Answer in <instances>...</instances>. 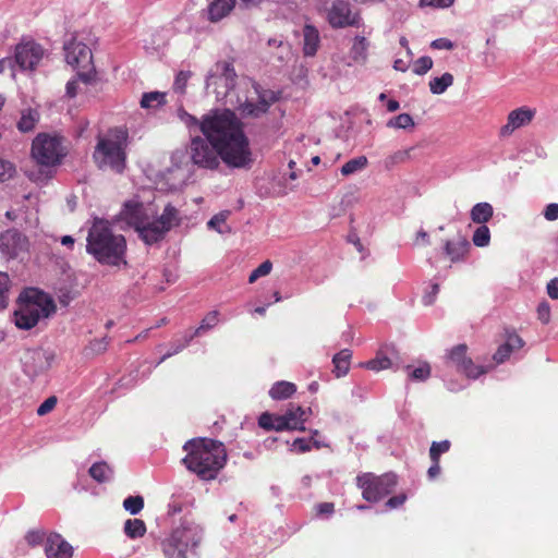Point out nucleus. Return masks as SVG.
<instances>
[{
    "label": "nucleus",
    "mask_w": 558,
    "mask_h": 558,
    "mask_svg": "<svg viewBox=\"0 0 558 558\" xmlns=\"http://www.w3.org/2000/svg\"><path fill=\"white\" fill-rule=\"evenodd\" d=\"M199 131L190 143V157L194 166L217 170L220 161L229 168L248 169L253 163L250 141L243 123L229 109L214 110L202 117Z\"/></svg>",
    "instance_id": "f257e3e1"
},
{
    "label": "nucleus",
    "mask_w": 558,
    "mask_h": 558,
    "mask_svg": "<svg viewBox=\"0 0 558 558\" xmlns=\"http://www.w3.org/2000/svg\"><path fill=\"white\" fill-rule=\"evenodd\" d=\"M86 252L100 265L118 269L129 266L126 239L116 233L108 220L94 219L87 232Z\"/></svg>",
    "instance_id": "f03ea898"
},
{
    "label": "nucleus",
    "mask_w": 558,
    "mask_h": 558,
    "mask_svg": "<svg viewBox=\"0 0 558 558\" xmlns=\"http://www.w3.org/2000/svg\"><path fill=\"white\" fill-rule=\"evenodd\" d=\"M186 456L182 462L201 480H215L227 462V451L221 441L210 438L189 440L183 446Z\"/></svg>",
    "instance_id": "7ed1b4c3"
},
{
    "label": "nucleus",
    "mask_w": 558,
    "mask_h": 558,
    "mask_svg": "<svg viewBox=\"0 0 558 558\" xmlns=\"http://www.w3.org/2000/svg\"><path fill=\"white\" fill-rule=\"evenodd\" d=\"M129 133L126 129L113 128L106 135L98 136L93 160L98 169L111 170L121 174L126 168V148Z\"/></svg>",
    "instance_id": "20e7f679"
},
{
    "label": "nucleus",
    "mask_w": 558,
    "mask_h": 558,
    "mask_svg": "<svg viewBox=\"0 0 558 558\" xmlns=\"http://www.w3.org/2000/svg\"><path fill=\"white\" fill-rule=\"evenodd\" d=\"M53 300L37 289H26L19 298V307L13 315L17 328L28 330L35 327L40 318L56 312Z\"/></svg>",
    "instance_id": "39448f33"
},
{
    "label": "nucleus",
    "mask_w": 558,
    "mask_h": 558,
    "mask_svg": "<svg viewBox=\"0 0 558 558\" xmlns=\"http://www.w3.org/2000/svg\"><path fill=\"white\" fill-rule=\"evenodd\" d=\"M202 541V530L195 524H181L165 537L160 547L166 558H187L190 548H195Z\"/></svg>",
    "instance_id": "423d86ee"
},
{
    "label": "nucleus",
    "mask_w": 558,
    "mask_h": 558,
    "mask_svg": "<svg viewBox=\"0 0 558 558\" xmlns=\"http://www.w3.org/2000/svg\"><path fill=\"white\" fill-rule=\"evenodd\" d=\"M356 485L362 490L364 500L378 502L395 490L398 485V476L392 472L381 475L367 472L356 476Z\"/></svg>",
    "instance_id": "0eeeda50"
},
{
    "label": "nucleus",
    "mask_w": 558,
    "mask_h": 558,
    "mask_svg": "<svg viewBox=\"0 0 558 558\" xmlns=\"http://www.w3.org/2000/svg\"><path fill=\"white\" fill-rule=\"evenodd\" d=\"M179 223V210L171 204H168L158 218L149 217L147 223H144L137 233L145 244L153 245L163 240L166 234Z\"/></svg>",
    "instance_id": "6e6552de"
},
{
    "label": "nucleus",
    "mask_w": 558,
    "mask_h": 558,
    "mask_svg": "<svg viewBox=\"0 0 558 558\" xmlns=\"http://www.w3.org/2000/svg\"><path fill=\"white\" fill-rule=\"evenodd\" d=\"M64 156L61 140L46 133H39L32 143V157L41 166H54Z\"/></svg>",
    "instance_id": "1a4fd4ad"
},
{
    "label": "nucleus",
    "mask_w": 558,
    "mask_h": 558,
    "mask_svg": "<svg viewBox=\"0 0 558 558\" xmlns=\"http://www.w3.org/2000/svg\"><path fill=\"white\" fill-rule=\"evenodd\" d=\"M447 361L456 367L459 373H462L472 379H476L481 375L487 373L486 367L476 365L473 360L468 356V345L463 343L453 347L449 351Z\"/></svg>",
    "instance_id": "9d476101"
},
{
    "label": "nucleus",
    "mask_w": 558,
    "mask_h": 558,
    "mask_svg": "<svg viewBox=\"0 0 558 558\" xmlns=\"http://www.w3.org/2000/svg\"><path fill=\"white\" fill-rule=\"evenodd\" d=\"M327 21L333 28H344L349 26H359L361 16L357 11L352 9L350 2L345 0H336L327 10Z\"/></svg>",
    "instance_id": "9b49d317"
},
{
    "label": "nucleus",
    "mask_w": 558,
    "mask_h": 558,
    "mask_svg": "<svg viewBox=\"0 0 558 558\" xmlns=\"http://www.w3.org/2000/svg\"><path fill=\"white\" fill-rule=\"evenodd\" d=\"M44 48L33 41H22L15 47V62L22 70H34L44 57Z\"/></svg>",
    "instance_id": "f8f14e48"
},
{
    "label": "nucleus",
    "mask_w": 558,
    "mask_h": 558,
    "mask_svg": "<svg viewBox=\"0 0 558 558\" xmlns=\"http://www.w3.org/2000/svg\"><path fill=\"white\" fill-rule=\"evenodd\" d=\"M66 63L73 68H83L92 64V50L87 45L76 41L75 39L64 45Z\"/></svg>",
    "instance_id": "ddd939ff"
},
{
    "label": "nucleus",
    "mask_w": 558,
    "mask_h": 558,
    "mask_svg": "<svg viewBox=\"0 0 558 558\" xmlns=\"http://www.w3.org/2000/svg\"><path fill=\"white\" fill-rule=\"evenodd\" d=\"M0 248L7 257L17 258L28 251V241L17 231H7L1 236Z\"/></svg>",
    "instance_id": "4468645a"
},
{
    "label": "nucleus",
    "mask_w": 558,
    "mask_h": 558,
    "mask_svg": "<svg viewBox=\"0 0 558 558\" xmlns=\"http://www.w3.org/2000/svg\"><path fill=\"white\" fill-rule=\"evenodd\" d=\"M150 216L142 203L129 201L120 211V218L137 232Z\"/></svg>",
    "instance_id": "2eb2a0df"
},
{
    "label": "nucleus",
    "mask_w": 558,
    "mask_h": 558,
    "mask_svg": "<svg viewBox=\"0 0 558 558\" xmlns=\"http://www.w3.org/2000/svg\"><path fill=\"white\" fill-rule=\"evenodd\" d=\"M23 366L28 376L36 377L50 367V362L47 354L41 350H32L24 355Z\"/></svg>",
    "instance_id": "dca6fc26"
},
{
    "label": "nucleus",
    "mask_w": 558,
    "mask_h": 558,
    "mask_svg": "<svg viewBox=\"0 0 558 558\" xmlns=\"http://www.w3.org/2000/svg\"><path fill=\"white\" fill-rule=\"evenodd\" d=\"M47 558H72L73 547L58 533H50L46 538Z\"/></svg>",
    "instance_id": "f3484780"
},
{
    "label": "nucleus",
    "mask_w": 558,
    "mask_h": 558,
    "mask_svg": "<svg viewBox=\"0 0 558 558\" xmlns=\"http://www.w3.org/2000/svg\"><path fill=\"white\" fill-rule=\"evenodd\" d=\"M533 117L534 111L526 108H518L512 110L508 114L507 124L501 128L500 134L504 136L511 134L515 129L530 123Z\"/></svg>",
    "instance_id": "a211bd4d"
},
{
    "label": "nucleus",
    "mask_w": 558,
    "mask_h": 558,
    "mask_svg": "<svg viewBox=\"0 0 558 558\" xmlns=\"http://www.w3.org/2000/svg\"><path fill=\"white\" fill-rule=\"evenodd\" d=\"M470 247V242L461 235L454 240H447L444 246L445 254L450 258L452 263L465 260Z\"/></svg>",
    "instance_id": "6ab92c4d"
},
{
    "label": "nucleus",
    "mask_w": 558,
    "mask_h": 558,
    "mask_svg": "<svg viewBox=\"0 0 558 558\" xmlns=\"http://www.w3.org/2000/svg\"><path fill=\"white\" fill-rule=\"evenodd\" d=\"M238 0H213L207 9L208 20L217 23L228 16L234 9Z\"/></svg>",
    "instance_id": "aec40b11"
},
{
    "label": "nucleus",
    "mask_w": 558,
    "mask_h": 558,
    "mask_svg": "<svg viewBox=\"0 0 558 558\" xmlns=\"http://www.w3.org/2000/svg\"><path fill=\"white\" fill-rule=\"evenodd\" d=\"M320 37L318 29L310 24L303 27V53L314 57L319 48Z\"/></svg>",
    "instance_id": "412c9836"
},
{
    "label": "nucleus",
    "mask_w": 558,
    "mask_h": 558,
    "mask_svg": "<svg viewBox=\"0 0 558 558\" xmlns=\"http://www.w3.org/2000/svg\"><path fill=\"white\" fill-rule=\"evenodd\" d=\"M371 43L364 36H355L350 50L351 59L356 63H365Z\"/></svg>",
    "instance_id": "4be33fe9"
},
{
    "label": "nucleus",
    "mask_w": 558,
    "mask_h": 558,
    "mask_svg": "<svg viewBox=\"0 0 558 558\" xmlns=\"http://www.w3.org/2000/svg\"><path fill=\"white\" fill-rule=\"evenodd\" d=\"M352 352L343 349L332 357L333 373L336 377H342L348 374L351 364Z\"/></svg>",
    "instance_id": "5701e85b"
},
{
    "label": "nucleus",
    "mask_w": 558,
    "mask_h": 558,
    "mask_svg": "<svg viewBox=\"0 0 558 558\" xmlns=\"http://www.w3.org/2000/svg\"><path fill=\"white\" fill-rule=\"evenodd\" d=\"M296 391L293 383L280 380L276 381L269 389V396L274 400H286L292 397Z\"/></svg>",
    "instance_id": "b1692460"
},
{
    "label": "nucleus",
    "mask_w": 558,
    "mask_h": 558,
    "mask_svg": "<svg viewBox=\"0 0 558 558\" xmlns=\"http://www.w3.org/2000/svg\"><path fill=\"white\" fill-rule=\"evenodd\" d=\"M494 209L489 203H477L471 209V219L475 223L484 225L493 217Z\"/></svg>",
    "instance_id": "393cba45"
},
{
    "label": "nucleus",
    "mask_w": 558,
    "mask_h": 558,
    "mask_svg": "<svg viewBox=\"0 0 558 558\" xmlns=\"http://www.w3.org/2000/svg\"><path fill=\"white\" fill-rule=\"evenodd\" d=\"M283 415L286 417V421L289 423L290 429H299V430L305 429V427H304L305 410L302 407L298 405L295 408H292V409L288 410Z\"/></svg>",
    "instance_id": "a878e982"
},
{
    "label": "nucleus",
    "mask_w": 558,
    "mask_h": 558,
    "mask_svg": "<svg viewBox=\"0 0 558 558\" xmlns=\"http://www.w3.org/2000/svg\"><path fill=\"white\" fill-rule=\"evenodd\" d=\"M88 473L96 482L105 483L110 481L113 471L107 462L100 461L94 463L89 468Z\"/></svg>",
    "instance_id": "bb28decb"
},
{
    "label": "nucleus",
    "mask_w": 558,
    "mask_h": 558,
    "mask_svg": "<svg viewBox=\"0 0 558 558\" xmlns=\"http://www.w3.org/2000/svg\"><path fill=\"white\" fill-rule=\"evenodd\" d=\"M38 119L39 114L36 110L27 109L22 112L17 122V129L23 133L31 132L35 129Z\"/></svg>",
    "instance_id": "cd10ccee"
},
{
    "label": "nucleus",
    "mask_w": 558,
    "mask_h": 558,
    "mask_svg": "<svg viewBox=\"0 0 558 558\" xmlns=\"http://www.w3.org/2000/svg\"><path fill=\"white\" fill-rule=\"evenodd\" d=\"M124 533L132 539L142 537L146 533V524L141 519H128L124 522Z\"/></svg>",
    "instance_id": "c85d7f7f"
},
{
    "label": "nucleus",
    "mask_w": 558,
    "mask_h": 558,
    "mask_svg": "<svg viewBox=\"0 0 558 558\" xmlns=\"http://www.w3.org/2000/svg\"><path fill=\"white\" fill-rule=\"evenodd\" d=\"M453 84V75L444 73L440 77H434L429 81V89L433 94L440 95Z\"/></svg>",
    "instance_id": "c756f323"
},
{
    "label": "nucleus",
    "mask_w": 558,
    "mask_h": 558,
    "mask_svg": "<svg viewBox=\"0 0 558 558\" xmlns=\"http://www.w3.org/2000/svg\"><path fill=\"white\" fill-rule=\"evenodd\" d=\"M368 165V160L365 156H359L356 158L350 159L341 167V174L343 177H349L357 171L365 169Z\"/></svg>",
    "instance_id": "7c9ffc66"
},
{
    "label": "nucleus",
    "mask_w": 558,
    "mask_h": 558,
    "mask_svg": "<svg viewBox=\"0 0 558 558\" xmlns=\"http://www.w3.org/2000/svg\"><path fill=\"white\" fill-rule=\"evenodd\" d=\"M166 104V94L160 92L145 93L141 99L143 108H158Z\"/></svg>",
    "instance_id": "2f4dec72"
},
{
    "label": "nucleus",
    "mask_w": 558,
    "mask_h": 558,
    "mask_svg": "<svg viewBox=\"0 0 558 558\" xmlns=\"http://www.w3.org/2000/svg\"><path fill=\"white\" fill-rule=\"evenodd\" d=\"M413 148L395 151L385 159L386 169L390 170L397 165L404 163L411 159Z\"/></svg>",
    "instance_id": "473e14b6"
},
{
    "label": "nucleus",
    "mask_w": 558,
    "mask_h": 558,
    "mask_svg": "<svg viewBox=\"0 0 558 558\" xmlns=\"http://www.w3.org/2000/svg\"><path fill=\"white\" fill-rule=\"evenodd\" d=\"M219 322V312L211 311L205 315L201 325L192 332L194 337L202 335V332L214 328Z\"/></svg>",
    "instance_id": "72a5a7b5"
},
{
    "label": "nucleus",
    "mask_w": 558,
    "mask_h": 558,
    "mask_svg": "<svg viewBox=\"0 0 558 558\" xmlns=\"http://www.w3.org/2000/svg\"><path fill=\"white\" fill-rule=\"evenodd\" d=\"M391 360L381 353H378L373 360L363 364L367 369L379 372L391 367Z\"/></svg>",
    "instance_id": "f704fd0d"
},
{
    "label": "nucleus",
    "mask_w": 558,
    "mask_h": 558,
    "mask_svg": "<svg viewBox=\"0 0 558 558\" xmlns=\"http://www.w3.org/2000/svg\"><path fill=\"white\" fill-rule=\"evenodd\" d=\"M123 508L133 515L137 514L144 508V498L140 495L129 496L123 500Z\"/></svg>",
    "instance_id": "c9c22d12"
},
{
    "label": "nucleus",
    "mask_w": 558,
    "mask_h": 558,
    "mask_svg": "<svg viewBox=\"0 0 558 558\" xmlns=\"http://www.w3.org/2000/svg\"><path fill=\"white\" fill-rule=\"evenodd\" d=\"M258 94V101H259V108H260V111H264V113H266L269 109V107L278 101L279 99V96L277 93L272 92V90H262V92H257Z\"/></svg>",
    "instance_id": "e433bc0d"
},
{
    "label": "nucleus",
    "mask_w": 558,
    "mask_h": 558,
    "mask_svg": "<svg viewBox=\"0 0 558 558\" xmlns=\"http://www.w3.org/2000/svg\"><path fill=\"white\" fill-rule=\"evenodd\" d=\"M472 241L474 245L478 247H484L489 244L490 241V232L487 226L482 225L480 226L473 234Z\"/></svg>",
    "instance_id": "4c0bfd02"
},
{
    "label": "nucleus",
    "mask_w": 558,
    "mask_h": 558,
    "mask_svg": "<svg viewBox=\"0 0 558 558\" xmlns=\"http://www.w3.org/2000/svg\"><path fill=\"white\" fill-rule=\"evenodd\" d=\"M451 442L449 440L433 441L429 448L430 460L440 461V456L450 450Z\"/></svg>",
    "instance_id": "58836bf2"
},
{
    "label": "nucleus",
    "mask_w": 558,
    "mask_h": 558,
    "mask_svg": "<svg viewBox=\"0 0 558 558\" xmlns=\"http://www.w3.org/2000/svg\"><path fill=\"white\" fill-rule=\"evenodd\" d=\"M193 338H195L193 336V333L189 335V336H184L183 339L181 340H177L172 343V350L167 352L165 355H162V357L160 359L159 361V364L162 363L163 361H166L168 357L172 356L173 354H177L179 352H181L183 349H185L190 342L193 340Z\"/></svg>",
    "instance_id": "ea45409f"
},
{
    "label": "nucleus",
    "mask_w": 558,
    "mask_h": 558,
    "mask_svg": "<svg viewBox=\"0 0 558 558\" xmlns=\"http://www.w3.org/2000/svg\"><path fill=\"white\" fill-rule=\"evenodd\" d=\"M193 338H195L193 336V333L189 335V336H184L183 339L181 340H177L172 343V350L167 352L165 355H162V357L160 359L159 361V364L162 363L163 361H166L168 357L172 356L173 354H177L179 352H181L183 349H185L190 342L193 340Z\"/></svg>",
    "instance_id": "a19ab883"
},
{
    "label": "nucleus",
    "mask_w": 558,
    "mask_h": 558,
    "mask_svg": "<svg viewBox=\"0 0 558 558\" xmlns=\"http://www.w3.org/2000/svg\"><path fill=\"white\" fill-rule=\"evenodd\" d=\"M387 125L396 129H408L414 125V121L409 113H400L390 119Z\"/></svg>",
    "instance_id": "79ce46f5"
},
{
    "label": "nucleus",
    "mask_w": 558,
    "mask_h": 558,
    "mask_svg": "<svg viewBox=\"0 0 558 558\" xmlns=\"http://www.w3.org/2000/svg\"><path fill=\"white\" fill-rule=\"evenodd\" d=\"M239 110L245 117L257 118V117L264 114V111H260L258 100H257V102L246 100L240 105Z\"/></svg>",
    "instance_id": "37998d69"
},
{
    "label": "nucleus",
    "mask_w": 558,
    "mask_h": 558,
    "mask_svg": "<svg viewBox=\"0 0 558 558\" xmlns=\"http://www.w3.org/2000/svg\"><path fill=\"white\" fill-rule=\"evenodd\" d=\"M271 269L272 263L269 259L263 262L257 268H255L251 272L248 277V282L254 283L258 278L269 275Z\"/></svg>",
    "instance_id": "c03bdc74"
},
{
    "label": "nucleus",
    "mask_w": 558,
    "mask_h": 558,
    "mask_svg": "<svg viewBox=\"0 0 558 558\" xmlns=\"http://www.w3.org/2000/svg\"><path fill=\"white\" fill-rule=\"evenodd\" d=\"M10 287V278L8 274L0 271V310L8 304V293Z\"/></svg>",
    "instance_id": "a18cd8bd"
},
{
    "label": "nucleus",
    "mask_w": 558,
    "mask_h": 558,
    "mask_svg": "<svg viewBox=\"0 0 558 558\" xmlns=\"http://www.w3.org/2000/svg\"><path fill=\"white\" fill-rule=\"evenodd\" d=\"M15 173V166L11 161L0 158V182L12 179Z\"/></svg>",
    "instance_id": "49530a36"
},
{
    "label": "nucleus",
    "mask_w": 558,
    "mask_h": 558,
    "mask_svg": "<svg viewBox=\"0 0 558 558\" xmlns=\"http://www.w3.org/2000/svg\"><path fill=\"white\" fill-rule=\"evenodd\" d=\"M268 46L279 50L277 58L280 61L284 60L290 54V45L288 43L272 38L268 40Z\"/></svg>",
    "instance_id": "de8ad7c7"
},
{
    "label": "nucleus",
    "mask_w": 558,
    "mask_h": 558,
    "mask_svg": "<svg viewBox=\"0 0 558 558\" xmlns=\"http://www.w3.org/2000/svg\"><path fill=\"white\" fill-rule=\"evenodd\" d=\"M429 375H430V366L428 363H423L409 373V377L412 380H421V381L426 380L429 377Z\"/></svg>",
    "instance_id": "09e8293b"
},
{
    "label": "nucleus",
    "mask_w": 558,
    "mask_h": 558,
    "mask_svg": "<svg viewBox=\"0 0 558 558\" xmlns=\"http://www.w3.org/2000/svg\"><path fill=\"white\" fill-rule=\"evenodd\" d=\"M433 66V60L430 57L424 56L418 58L413 68V72L417 75L427 73Z\"/></svg>",
    "instance_id": "8fccbe9b"
},
{
    "label": "nucleus",
    "mask_w": 558,
    "mask_h": 558,
    "mask_svg": "<svg viewBox=\"0 0 558 558\" xmlns=\"http://www.w3.org/2000/svg\"><path fill=\"white\" fill-rule=\"evenodd\" d=\"M46 537V532L43 529L31 530L25 535L27 544L32 547L40 545Z\"/></svg>",
    "instance_id": "3c124183"
},
{
    "label": "nucleus",
    "mask_w": 558,
    "mask_h": 558,
    "mask_svg": "<svg viewBox=\"0 0 558 558\" xmlns=\"http://www.w3.org/2000/svg\"><path fill=\"white\" fill-rule=\"evenodd\" d=\"M190 77H191V72L180 71L178 73L177 77H175V81H174V84H173V89L177 93L184 94L185 93V88H186V84H187V81H189Z\"/></svg>",
    "instance_id": "603ef678"
},
{
    "label": "nucleus",
    "mask_w": 558,
    "mask_h": 558,
    "mask_svg": "<svg viewBox=\"0 0 558 558\" xmlns=\"http://www.w3.org/2000/svg\"><path fill=\"white\" fill-rule=\"evenodd\" d=\"M505 343H507V345L510 349H512L513 351L519 350L524 345L523 339L513 330L506 331V342Z\"/></svg>",
    "instance_id": "864d4df0"
},
{
    "label": "nucleus",
    "mask_w": 558,
    "mask_h": 558,
    "mask_svg": "<svg viewBox=\"0 0 558 558\" xmlns=\"http://www.w3.org/2000/svg\"><path fill=\"white\" fill-rule=\"evenodd\" d=\"M58 399L56 396H51L47 398L38 408H37V415L44 416L51 412L56 405H57Z\"/></svg>",
    "instance_id": "5fc2aeb1"
},
{
    "label": "nucleus",
    "mask_w": 558,
    "mask_h": 558,
    "mask_svg": "<svg viewBox=\"0 0 558 558\" xmlns=\"http://www.w3.org/2000/svg\"><path fill=\"white\" fill-rule=\"evenodd\" d=\"M512 352H513V350L510 349L507 345V343H504V344L499 345V348L497 349V351L493 355V360L497 364L504 363L507 359H509V356L511 355Z\"/></svg>",
    "instance_id": "6e6d98bb"
},
{
    "label": "nucleus",
    "mask_w": 558,
    "mask_h": 558,
    "mask_svg": "<svg viewBox=\"0 0 558 558\" xmlns=\"http://www.w3.org/2000/svg\"><path fill=\"white\" fill-rule=\"evenodd\" d=\"M229 216V211H221L217 215H215L209 221H208V227L210 229H216L218 232H222L220 229H219V226L225 223L227 218Z\"/></svg>",
    "instance_id": "4d7b16f0"
},
{
    "label": "nucleus",
    "mask_w": 558,
    "mask_h": 558,
    "mask_svg": "<svg viewBox=\"0 0 558 558\" xmlns=\"http://www.w3.org/2000/svg\"><path fill=\"white\" fill-rule=\"evenodd\" d=\"M537 317L543 324H548L550 320V306L547 302H542L537 306Z\"/></svg>",
    "instance_id": "13d9d810"
},
{
    "label": "nucleus",
    "mask_w": 558,
    "mask_h": 558,
    "mask_svg": "<svg viewBox=\"0 0 558 558\" xmlns=\"http://www.w3.org/2000/svg\"><path fill=\"white\" fill-rule=\"evenodd\" d=\"M275 415L268 412L263 413L258 418V425L266 430H274Z\"/></svg>",
    "instance_id": "bf43d9fd"
},
{
    "label": "nucleus",
    "mask_w": 558,
    "mask_h": 558,
    "mask_svg": "<svg viewBox=\"0 0 558 558\" xmlns=\"http://www.w3.org/2000/svg\"><path fill=\"white\" fill-rule=\"evenodd\" d=\"M407 500V495L404 493H401L399 495L390 497L386 501V507L389 509H396L401 507Z\"/></svg>",
    "instance_id": "052dcab7"
},
{
    "label": "nucleus",
    "mask_w": 558,
    "mask_h": 558,
    "mask_svg": "<svg viewBox=\"0 0 558 558\" xmlns=\"http://www.w3.org/2000/svg\"><path fill=\"white\" fill-rule=\"evenodd\" d=\"M544 217L548 221H554L558 219V204H548L544 210Z\"/></svg>",
    "instance_id": "680f3d73"
},
{
    "label": "nucleus",
    "mask_w": 558,
    "mask_h": 558,
    "mask_svg": "<svg viewBox=\"0 0 558 558\" xmlns=\"http://www.w3.org/2000/svg\"><path fill=\"white\" fill-rule=\"evenodd\" d=\"M422 5L433 8H448L454 0H420Z\"/></svg>",
    "instance_id": "e2e57ef3"
},
{
    "label": "nucleus",
    "mask_w": 558,
    "mask_h": 558,
    "mask_svg": "<svg viewBox=\"0 0 558 558\" xmlns=\"http://www.w3.org/2000/svg\"><path fill=\"white\" fill-rule=\"evenodd\" d=\"M439 284L438 283H433L432 284V291L429 293H426L424 296H423V302L425 305H430L435 302L436 300V296L439 292Z\"/></svg>",
    "instance_id": "0e129e2a"
},
{
    "label": "nucleus",
    "mask_w": 558,
    "mask_h": 558,
    "mask_svg": "<svg viewBox=\"0 0 558 558\" xmlns=\"http://www.w3.org/2000/svg\"><path fill=\"white\" fill-rule=\"evenodd\" d=\"M274 430L281 432L289 428V423L286 421L284 415H275Z\"/></svg>",
    "instance_id": "69168bd1"
},
{
    "label": "nucleus",
    "mask_w": 558,
    "mask_h": 558,
    "mask_svg": "<svg viewBox=\"0 0 558 558\" xmlns=\"http://www.w3.org/2000/svg\"><path fill=\"white\" fill-rule=\"evenodd\" d=\"M432 47L434 49H447V50H450L453 48V44L447 39V38H438V39H435L433 43H432Z\"/></svg>",
    "instance_id": "338daca9"
},
{
    "label": "nucleus",
    "mask_w": 558,
    "mask_h": 558,
    "mask_svg": "<svg viewBox=\"0 0 558 558\" xmlns=\"http://www.w3.org/2000/svg\"><path fill=\"white\" fill-rule=\"evenodd\" d=\"M547 293L551 299L558 300V278H554L547 283Z\"/></svg>",
    "instance_id": "774afa93"
}]
</instances>
